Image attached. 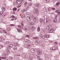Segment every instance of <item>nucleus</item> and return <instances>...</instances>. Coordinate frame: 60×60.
Returning <instances> with one entry per match:
<instances>
[{
	"label": "nucleus",
	"mask_w": 60,
	"mask_h": 60,
	"mask_svg": "<svg viewBox=\"0 0 60 60\" xmlns=\"http://www.w3.org/2000/svg\"><path fill=\"white\" fill-rule=\"evenodd\" d=\"M24 4L25 6H26V5H27V2H25Z\"/></svg>",
	"instance_id": "c9c22d12"
},
{
	"label": "nucleus",
	"mask_w": 60,
	"mask_h": 60,
	"mask_svg": "<svg viewBox=\"0 0 60 60\" xmlns=\"http://www.w3.org/2000/svg\"><path fill=\"white\" fill-rule=\"evenodd\" d=\"M29 9V7L28 6L27 8V9Z\"/></svg>",
	"instance_id": "338daca9"
},
{
	"label": "nucleus",
	"mask_w": 60,
	"mask_h": 60,
	"mask_svg": "<svg viewBox=\"0 0 60 60\" xmlns=\"http://www.w3.org/2000/svg\"><path fill=\"white\" fill-rule=\"evenodd\" d=\"M24 1V0H21V4L22 3V2H23V1Z\"/></svg>",
	"instance_id": "e2e57ef3"
},
{
	"label": "nucleus",
	"mask_w": 60,
	"mask_h": 60,
	"mask_svg": "<svg viewBox=\"0 0 60 60\" xmlns=\"http://www.w3.org/2000/svg\"><path fill=\"white\" fill-rule=\"evenodd\" d=\"M1 39L2 40V41L3 42H4L5 41V39L3 38H1Z\"/></svg>",
	"instance_id": "2eb2a0df"
},
{
	"label": "nucleus",
	"mask_w": 60,
	"mask_h": 60,
	"mask_svg": "<svg viewBox=\"0 0 60 60\" xmlns=\"http://www.w3.org/2000/svg\"><path fill=\"white\" fill-rule=\"evenodd\" d=\"M17 10V8L15 7L13 9V11H16Z\"/></svg>",
	"instance_id": "a211bd4d"
},
{
	"label": "nucleus",
	"mask_w": 60,
	"mask_h": 60,
	"mask_svg": "<svg viewBox=\"0 0 60 60\" xmlns=\"http://www.w3.org/2000/svg\"><path fill=\"white\" fill-rule=\"evenodd\" d=\"M13 49L14 50H17V49L16 48V47H14V48H13Z\"/></svg>",
	"instance_id": "a19ab883"
},
{
	"label": "nucleus",
	"mask_w": 60,
	"mask_h": 60,
	"mask_svg": "<svg viewBox=\"0 0 60 60\" xmlns=\"http://www.w3.org/2000/svg\"><path fill=\"white\" fill-rule=\"evenodd\" d=\"M18 31L19 32V33H21L22 32V30L20 29H17Z\"/></svg>",
	"instance_id": "dca6fc26"
},
{
	"label": "nucleus",
	"mask_w": 60,
	"mask_h": 60,
	"mask_svg": "<svg viewBox=\"0 0 60 60\" xmlns=\"http://www.w3.org/2000/svg\"><path fill=\"white\" fill-rule=\"evenodd\" d=\"M16 3L18 4H21V0H16Z\"/></svg>",
	"instance_id": "423d86ee"
},
{
	"label": "nucleus",
	"mask_w": 60,
	"mask_h": 60,
	"mask_svg": "<svg viewBox=\"0 0 60 60\" xmlns=\"http://www.w3.org/2000/svg\"><path fill=\"white\" fill-rule=\"evenodd\" d=\"M46 20L47 22H49V19H46Z\"/></svg>",
	"instance_id": "de8ad7c7"
},
{
	"label": "nucleus",
	"mask_w": 60,
	"mask_h": 60,
	"mask_svg": "<svg viewBox=\"0 0 60 60\" xmlns=\"http://www.w3.org/2000/svg\"><path fill=\"white\" fill-rule=\"evenodd\" d=\"M39 21L41 23H42L43 22V20L42 19H41Z\"/></svg>",
	"instance_id": "6ab92c4d"
},
{
	"label": "nucleus",
	"mask_w": 60,
	"mask_h": 60,
	"mask_svg": "<svg viewBox=\"0 0 60 60\" xmlns=\"http://www.w3.org/2000/svg\"><path fill=\"white\" fill-rule=\"evenodd\" d=\"M26 37H27V38H29L30 37V36L29 35H26Z\"/></svg>",
	"instance_id": "473e14b6"
},
{
	"label": "nucleus",
	"mask_w": 60,
	"mask_h": 60,
	"mask_svg": "<svg viewBox=\"0 0 60 60\" xmlns=\"http://www.w3.org/2000/svg\"><path fill=\"white\" fill-rule=\"evenodd\" d=\"M31 18H33L34 17V15L33 14L31 15Z\"/></svg>",
	"instance_id": "8fccbe9b"
},
{
	"label": "nucleus",
	"mask_w": 60,
	"mask_h": 60,
	"mask_svg": "<svg viewBox=\"0 0 60 60\" xmlns=\"http://www.w3.org/2000/svg\"><path fill=\"white\" fill-rule=\"evenodd\" d=\"M18 27H19V28H21V27L20 26H18Z\"/></svg>",
	"instance_id": "774afa93"
},
{
	"label": "nucleus",
	"mask_w": 60,
	"mask_h": 60,
	"mask_svg": "<svg viewBox=\"0 0 60 60\" xmlns=\"http://www.w3.org/2000/svg\"><path fill=\"white\" fill-rule=\"evenodd\" d=\"M3 13L2 12H0V17L2 15H3Z\"/></svg>",
	"instance_id": "2f4dec72"
},
{
	"label": "nucleus",
	"mask_w": 60,
	"mask_h": 60,
	"mask_svg": "<svg viewBox=\"0 0 60 60\" xmlns=\"http://www.w3.org/2000/svg\"><path fill=\"white\" fill-rule=\"evenodd\" d=\"M37 52H38V55H41L42 54V52L40 50V49H38L37 50Z\"/></svg>",
	"instance_id": "f257e3e1"
},
{
	"label": "nucleus",
	"mask_w": 60,
	"mask_h": 60,
	"mask_svg": "<svg viewBox=\"0 0 60 60\" xmlns=\"http://www.w3.org/2000/svg\"><path fill=\"white\" fill-rule=\"evenodd\" d=\"M22 18H25V15H24V14H22Z\"/></svg>",
	"instance_id": "37998d69"
},
{
	"label": "nucleus",
	"mask_w": 60,
	"mask_h": 60,
	"mask_svg": "<svg viewBox=\"0 0 60 60\" xmlns=\"http://www.w3.org/2000/svg\"><path fill=\"white\" fill-rule=\"evenodd\" d=\"M54 22H57V20H56V19H54Z\"/></svg>",
	"instance_id": "ea45409f"
},
{
	"label": "nucleus",
	"mask_w": 60,
	"mask_h": 60,
	"mask_svg": "<svg viewBox=\"0 0 60 60\" xmlns=\"http://www.w3.org/2000/svg\"><path fill=\"white\" fill-rule=\"evenodd\" d=\"M56 47H53L52 48V49L53 50H55L56 49Z\"/></svg>",
	"instance_id": "393cba45"
},
{
	"label": "nucleus",
	"mask_w": 60,
	"mask_h": 60,
	"mask_svg": "<svg viewBox=\"0 0 60 60\" xmlns=\"http://www.w3.org/2000/svg\"><path fill=\"white\" fill-rule=\"evenodd\" d=\"M4 46L1 45V44H0V49L2 48H3Z\"/></svg>",
	"instance_id": "7c9ffc66"
},
{
	"label": "nucleus",
	"mask_w": 60,
	"mask_h": 60,
	"mask_svg": "<svg viewBox=\"0 0 60 60\" xmlns=\"http://www.w3.org/2000/svg\"><path fill=\"white\" fill-rule=\"evenodd\" d=\"M25 23V22L23 21H22L21 22V25L22 26H24V23Z\"/></svg>",
	"instance_id": "1a4fd4ad"
},
{
	"label": "nucleus",
	"mask_w": 60,
	"mask_h": 60,
	"mask_svg": "<svg viewBox=\"0 0 60 60\" xmlns=\"http://www.w3.org/2000/svg\"><path fill=\"white\" fill-rule=\"evenodd\" d=\"M11 18H15V17L14 16V15H12L11 16Z\"/></svg>",
	"instance_id": "5fc2aeb1"
},
{
	"label": "nucleus",
	"mask_w": 60,
	"mask_h": 60,
	"mask_svg": "<svg viewBox=\"0 0 60 60\" xmlns=\"http://www.w3.org/2000/svg\"><path fill=\"white\" fill-rule=\"evenodd\" d=\"M10 43V42L9 41H6L4 42V46L5 47H6L7 45Z\"/></svg>",
	"instance_id": "20e7f679"
},
{
	"label": "nucleus",
	"mask_w": 60,
	"mask_h": 60,
	"mask_svg": "<svg viewBox=\"0 0 60 60\" xmlns=\"http://www.w3.org/2000/svg\"><path fill=\"white\" fill-rule=\"evenodd\" d=\"M54 30V29L53 28L52 29L50 30L49 32L50 33H51L52 32H53Z\"/></svg>",
	"instance_id": "ddd939ff"
},
{
	"label": "nucleus",
	"mask_w": 60,
	"mask_h": 60,
	"mask_svg": "<svg viewBox=\"0 0 60 60\" xmlns=\"http://www.w3.org/2000/svg\"><path fill=\"white\" fill-rule=\"evenodd\" d=\"M37 31L38 32H40V27H38L37 29Z\"/></svg>",
	"instance_id": "5701e85b"
},
{
	"label": "nucleus",
	"mask_w": 60,
	"mask_h": 60,
	"mask_svg": "<svg viewBox=\"0 0 60 60\" xmlns=\"http://www.w3.org/2000/svg\"><path fill=\"white\" fill-rule=\"evenodd\" d=\"M24 10L25 11H27V9H24Z\"/></svg>",
	"instance_id": "603ef678"
},
{
	"label": "nucleus",
	"mask_w": 60,
	"mask_h": 60,
	"mask_svg": "<svg viewBox=\"0 0 60 60\" xmlns=\"http://www.w3.org/2000/svg\"><path fill=\"white\" fill-rule=\"evenodd\" d=\"M13 57H11L10 58L11 60H13Z\"/></svg>",
	"instance_id": "09e8293b"
},
{
	"label": "nucleus",
	"mask_w": 60,
	"mask_h": 60,
	"mask_svg": "<svg viewBox=\"0 0 60 60\" xmlns=\"http://www.w3.org/2000/svg\"><path fill=\"white\" fill-rule=\"evenodd\" d=\"M45 38H49V35H47L45 34Z\"/></svg>",
	"instance_id": "f3484780"
},
{
	"label": "nucleus",
	"mask_w": 60,
	"mask_h": 60,
	"mask_svg": "<svg viewBox=\"0 0 60 60\" xmlns=\"http://www.w3.org/2000/svg\"><path fill=\"white\" fill-rule=\"evenodd\" d=\"M40 36H41V37L42 38L44 39L45 38V36H44L43 35H41Z\"/></svg>",
	"instance_id": "412c9836"
},
{
	"label": "nucleus",
	"mask_w": 60,
	"mask_h": 60,
	"mask_svg": "<svg viewBox=\"0 0 60 60\" xmlns=\"http://www.w3.org/2000/svg\"><path fill=\"white\" fill-rule=\"evenodd\" d=\"M12 47H13V45L12 44H10L8 46V48L10 49V48H11Z\"/></svg>",
	"instance_id": "9d476101"
},
{
	"label": "nucleus",
	"mask_w": 60,
	"mask_h": 60,
	"mask_svg": "<svg viewBox=\"0 0 60 60\" xmlns=\"http://www.w3.org/2000/svg\"><path fill=\"white\" fill-rule=\"evenodd\" d=\"M51 9H52V10H55V8H51Z\"/></svg>",
	"instance_id": "4d7b16f0"
},
{
	"label": "nucleus",
	"mask_w": 60,
	"mask_h": 60,
	"mask_svg": "<svg viewBox=\"0 0 60 60\" xmlns=\"http://www.w3.org/2000/svg\"><path fill=\"white\" fill-rule=\"evenodd\" d=\"M3 56H5L6 57V56H8V54L7 53H5L3 54Z\"/></svg>",
	"instance_id": "9b49d317"
},
{
	"label": "nucleus",
	"mask_w": 60,
	"mask_h": 60,
	"mask_svg": "<svg viewBox=\"0 0 60 60\" xmlns=\"http://www.w3.org/2000/svg\"><path fill=\"white\" fill-rule=\"evenodd\" d=\"M35 7H37V8H40L41 7V5H40V4H36L35 5Z\"/></svg>",
	"instance_id": "6e6552de"
},
{
	"label": "nucleus",
	"mask_w": 60,
	"mask_h": 60,
	"mask_svg": "<svg viewBox=\"0 0 60 60\" xmlns=\"http://www.w3.org/2000/svg\"><path fill=\"white\" fill-rule=\"evenodd\" d=\"M15 45H16V46H18L19 45V44L18 43L15 44Z\"/></svg>",
	"instance_id": "3c124183"
},
{
	"label": "nucleus",
	"mask_w": 60,
	"mask_h": 60,
	"mask_svg": "<svg viewBox=\"0 0 60 60\" xmlns=\"http://www.w3.org/2000/svg\"><path fill=\"white\" fill-rule=\"evenodd\" d=\"M3 17L4 18L5 17V15H3Z\"/></svg>",
	"instance_id": "052dcab7"
},
{
	"label": "nucleus",
	"mask_w": 60,
	"mask_h": 60,
	"mask_svg": "<svg viewBox=\"0 0 60 60\" xmlns=\"http://www.w3.org/2000/svg\"><path fill=\"white\" fill-rule=\"evenodd\" d=\"M55 44H57V42H55Z\"/></svg>",
	"instance_id": "0e129e2a"
},
{
	"label": "nucleus",
	"mask_w": 60,
	"mask_h": 60,
	"mask_svg": "<svg viewBox=\"0 0 60 60\" xmlns=\"http://www.w3.org/2000/svg\"><path fill=\"white\" fill-rule=\"evenodd\" d=\"M2 31V30L0 28V33Z\"/></svg>",
	"instance_id": "680f3d73"
},
{
	"label": "nucleus",
	"mask_w": 60,
	"mask_h": 60,
	"mask_svg": "<svg viewBox=\"0 0 60 60\" xmlns=\"http://www.w3.org/2000/svg\"><path fill=\"white\" fill-rule=\"evenodd\" d=\"M33 19L34 21H36L37 20V18H36L35 17L34 19L33 18Z\"/></svg>",
	"instance_id": "72a5a7b5"
},
{
	"label": "nucleus",
	"mask_w": 60,
	"mask_h": 60,
	"mask_svg": "<svg viewBox=\"0 0 60 60\" xmlns=\"http://www.w3.org/2000/svg\"><path fill=\"white\" fill-rule=\"evenodd\" d=\"M46 28L47 29H49V27L48 26H47L46 27Z\"/></svg>",
	"instance_id": "4c0bfd02"
},
{
	"label": "nucleus",
	"mask_w": 60,
	"mask_h": 60,
	"mask_svg": "<svg viewBox=\"0 0 60 60\" xmlns=\"http://www.w3.org/2000/svg\"><path fill=\"white\" fill-rule=\"evenodd\" d=\"M44 22H45V23H47V19H44V20L43 21Z\"/></svg>",
	"instance_id": "c756f323"
},
{
	"label": "nucleus",
	"mask_w": 60,
	"mask_h": 60,
	"mask_svg": "<svg viewBox=\"0 0 60 60\" xmlns=\"http://www.w3.org/2000/svg\"><path fill=\"white\" fill-rule=\"evenodd\" d=\"M37 58L38 59H39L40 58V56H39V55H37Z\"/></svg>",
	"instance_id": "79ce46f5"
},
{
	"label": "nucleus",
	"mask_w": 60,
	"mask_h": 60,
	"mask_svg": "<svg viewBox=\"0 0 60 60\" xmlns=\"http://www.w3.org/2000/svg\"><path fill=\"white\" fill-rule=\"evenodd\" d=\"M31 51L33 53H34L35 52V51L34 49H31Z\"/></svg>",
	"instance_id": "4468645a"
},
{
	"label": "nucleus",
	"mask_w": 60,
	"mask_h": 60,
	"mask_svg": "<svg viewBox=\"0 0 60 60\" xmlns=\"http://www.w3.org/2000/svg\"><path fill=\"white\" fill-rule=\"evenodd\" d=\"M29 24L30 25H34V24H35V23L34 22H29Z\"/></svg>",
	"instance_id": "f8f14e48"
},
{
	"label": "nucleus",
	"mask_w": 60,
	"mask_h": 60,
	"mask_svg": "<svg viewBox=\"0 0 60 60\" xmlns=\"http://www.w3.org/2000/svg\"><path fill=\"white\" fill-rule=\"evenodd\" d=\"M27 47H28V48H29V49L31 48V46H30V45L29 44L27 45Z\"/></svg>",
	"instance_id": "4be33fe9"
},
{
	"label": "nucleus",
	"mask_w": 60,
	"mask_h": 60,
	"mask_svg": "<svg viewBox=\"0 0 60 60\" xmlns=\"http://www.w3.org/2000/svg\"><path fill=\"white\" fill-rule=\"evenodd\" d=\"M59 4V2H58L56 4V9H59L60 8L58 6Z\"/></svg>",
	"instance_id": "f03ea898"
},
{
	"label": "nucleus",
	"mask_w": 60,
	"mask_h": 60,
	"mask_svg": "<svg viewBox=\"0 0 60 60\" xmlns=\"http://www.w3.org/2000/svg\"><path fill=\"white\" fill-rule=\"evenodd\" d=\"M26 42V43H30V41L29 40H27Z\"/></svg>",
	"instance_id": "bb28decb"
},
{
	"label": "nucleus",
	"mask_w": 60,
	"mask_h": 60,
	"mask_svg": "<svg viewBox=\"0 0 60 60\" xmlns=\"http://www.w3.org/2000/svg\"><path fill=\"white\" fill-rule=\"evenodd\" d=\"M55 19H56L57 17V15H56L55 16Z\"/></svg>",
	"instance_id": "864d4df0"
},
{
	"label": "nucleus",
	"mask_w": 60,
	"mask_h": 60,
	"mask_svg": "<svg viewBox=\"0 0 60 60\" xmlns=\"http://www.w3.org/2000/svg\"><path fill=\"white\" fill-rule=\"evenodd\" d=\"M10 30H11V29L9 27L8 28L6 29V30L7 31H8Z\"/></svg>",
	"instance_id": "c85d7f7f"
},
{
	"label": "nucleus",
	"mask_w": 60,
	"mask_h": 60,
	"mask_svg": "<svg viewBox=\"0 0 60 60\" xmlns=\"http://www.w3.org/2000/svg\"><path fill=\"white\" fill-rule=\"evenodd\" d=\"M48 26L50 28H51V27L52 26H51V25H48Z\"/></svg>",
	"instance_id": "a18cd8bd"
},
{
	"label": "nucleus",
	"mask_w": 60,
	"mask_h": 60,
	"mask_svg": "<svg viewBox=\"0 0 60 60\" xmlns=\"http://www.w3.org/2000/svg\"><path fill=\"white\" fill-rule=\"evenodd\" d=\"M58 12L57 13L58 14H59V16H60V9L58 10Z\"/></svg>",
	"instance_id": "cd10ccee"
},
{
	"label": "nucleus",
	"mask_w": 60,
	"mask_h": 60,
	"mask_svg": "<svg viewBox=\"0 0 60 60\" xmlns=\"http://www.w3.org/2000/svg\"><path fill=\"white\" fill-rule=\"evenodd\" d=\"M3 32L4 34H7V32H6V31L5 30H3Z\"/></svg>",
	"instance_id": "b1692460"
},
{
	"label": "nucleus",
	"mask_w": 60,
	"mask_h": 60,
	"mask_svg": "<svg viewBox=\"0 0 60 60\" xmlns=\"http://www.w3.org/2000/svg\"><path fill=\"white\" fill-rule=\"evenodd\" d=\"M27 39H24V41H25V42H26V41H27Z\"/></svg>",
	"instance_id": "bf43d9fd"
},
{
	"label": "nucleus",
	"mask_w": 60,
	"mask_h": 60,
	"mask_svg": "<svg viewBox=\"0 0 60 60\" xmlns=\"http://www.w3.org/2000/svg\"><path fill=\"white\" fill-rule=\"evenodd\" d=\"M56 13H57V12H58V10H56Z\"/></svg>",
	"instance_id": "69168bd1"
},
{
	"label": "nucleus",
	"mask_w": 60,
	"mask_h": 60,
	"mask_svg": "<svg viewBox=\"0 0 60 60\" xmlns=\"http://www.w3.org/2000/svg\"><path fill=\"white\" fill-rule=\"evenodd\" d=\"M34 11L35 14H39V12L37 9L35 8L34 10Z\"/></svg>",
	"instance_id": "7ed1b4c3"
},
{
	"label": "nucleus",
	"mask_w": 60,
	"mask_h": 60,
	"mask_svg": "<svg viewBox=\"0 0 60 60\" xmlns=\"http://www.w3.org/2000/svg\"><path fill=\"white\" fill-rule=\"evenodd\" d=\"M2 11H4L5 10V8H2V9H1Z\"/></svg>",
	"instance_id": "a878e982"
},
{
	"label": "nucleus",
	"mask_w": 60,
	"mask_h": 60,
	"mask_svg": "<svg viewBox=\"0 0 60 60\" xmlns=\"http://www.w3.org/2000/svg\"><path fill=\"white\" fill-rule=\"evenodd\" d=\"M22 12H23V13H24V12H25V10H22Z\"/></svg>",
	"instance_id": "6e6d98bb"
},
{
	"label": "nucleus",
	"mask_w": 60,
	"mask_h": 60,
	"mask_svg": "<svg viewBox=\"0 0 60 60\" xmlns=\"http://www.w3.org/2000/svg\"><path fill=\"white\" fill-rule=\"evenodd\" d=\"M49 1H50V0H45V2H49Z\"/></svg>",
	"instance_id": "58836bf2"
},
{
	"label": "nucleus",
	"mask_w": 60,
	"mask_h": 60,
	"mask_svg": "<svg viewBox=\"0 0 60 60\" xmlns=\"http://www.w3.org/2000/svg\"><path fill=\"white\" fill-rule=\"evenodd\" d=\"M47 10L45 9H44L43 11L45 12H46V13H47V12L46 11Z\"/></svg>",
	"instance_id": "e433bc0d"
},
{
	"label": "nucleus",
	"mask_w": 60,
	"mask_h": 60,
	"mask_svg": "<svg viewBox=\"0 0 60 60\" xmlns=\"http://www.w3.org/2000/svg\"><path fill=\"white\" fill-rule=\"evenodd\" d=\"M51 8L50 7L49 8H48V10H49V11H51Z\"/></svg>",
	"instance_id": "c03bdc74"
},
{
	"label": "nucleus",
	"mask_w": 60,
	"mask_h": 60,
	"mask_svg": "<svg viewBox=\"0 0 60 60\" xmlns=\"http://www.w3.org/2000/svg\"><path fill=\"white\" fill-rule=\"evenodd\" d=\"M30 27L31 30H33L34 29V27L33 26H31Z\"/></svg>",
	"instance_id": "aec40b11"
},
{
	"label": "nucleus",
	"mask_w": 60,
	"mask_h": 60,
	"mask_svg": "<svg viewBox=\"0 0 60 60\" xmlns=\"http://www.w3.org/2000/svg\"><path fill=\"white\" fill-rule=\"evenodd\" d=\"M29 60H33V58H29Z\"/></svg>",
	"instance_id": "13d9d810"
},
{
	"label": "nucleus",
	"mask_w": 60,
	"mask_h": 60,
	"mask_svg": "<svg viewBox=\"0 0 60 60\" xmlns=\"http://www.w3.org/2000/svg\"><path fill=\"white\" fill-rule=\"evenodd\" d=\"M26 19L28 21H31V16H27V17Z\"/></svg>",
	"instance_id": "39448f33"
},
{
	"label": "nucleus",
	"mask_w": 60,
	"mask_h": 60,
	"mask_svg": "<svg viewBox=\"0 0 60 60\" xmlns=\"http://www.w3.org/2000/svg\"><path fill=\"white\" fill-rule=\"evenodd\" d=\"M28 4L29 5V6H31V5H32V3H31L29 2L28 3Z\"/></svg>",
	"instance_id": "f704fd0d"
},
{
	"label": "nucleus",
	"mask_w": 60,
	"mask_h": 60,
	"mask_svg": "<svg viewBox=\"0 0 60 60\" xmlns=\"http://www.w3.org/2000/svg\"><path fill=\"white\" fill-rule=\"evenodd\" d=\"M1 59H4V57H1L0 58V60H1Z\"/></svg>",
	"instance_id": "49530a36"
},
{
	"label": "nucleus",
	"mask_w": 60,
	"mask_h": 60,
	"mask_svg": "<svg viewBox=\"0 0 60 60\" xmlns=\"http://www.w3.org/2000/svg\"><path fill=\"white\" fill-rule=\"evenodd\" d=\"M39 43H40V41L38 40L36 41L35 42V44L36 45L39 44Z\"/></svg>",
	"instance_id": "0eeeda50"
}]
</instances>
